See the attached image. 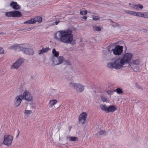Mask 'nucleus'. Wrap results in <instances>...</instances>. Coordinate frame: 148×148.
Masks as SVG:
<instances>
[{
    "label": "nucleus",
    "mask_w": 148,
    "mask_h": 148,
    "mask_svg": "<svg viewBox=\"0 0 148 148\" xmlns=\"http://www.w3.org/2000/svg\"><path fill=\"white\" fill-rule=\"evenodd\" d=\"M133 57V54L131 52L125 53L121 58H117L114 62L109 63L107 65L108 68L119 69L130 64Z\"/></svg>",
    "instance_id": "obj_1"
},
{
    "label": "nucleus",
    "mask_w": 148,
    "mask_h": 148,
    "mask_svg": "<svg viewBox=\"0 0 148 148\" xmlns=\"http://www.w3.org/2000/svg\"><path fill=\"white\" fill-rule=\"evenodd\" d=\"M73 30L69 28L67 29L57 32L54 35L55 39L58 41L64 43H71L73 39Z\"/></svg>",
    "instance_id": "obj_2"
},
{
    "label": "nucleus",
    "mask_w": 148,
    "mask_h": 148,
    "mask_svg": "<svg viewBox=\"0 0 148 148\" xmlns=\"http://www.w3.org/2000/svg\"><path fill=\"white\" fill-rule=\"evenodd\" d=\"M123 47L119 45H116L114 48L111 47H108V50L109 53L111 54L112 52L115 56L120 55L123 51Z\"/></svg>",
    "instance_id": "obj_3"
},
{
    "label": "nucleus",
    "mask_w": 148,
    "mask_h": 148,
    "mask_svg": "<svg viewBox=\"0 0 148 148\" xmlns=\"http://www.w3.org/2000/svg\"><path fill=\"white\" fill-rule=\"evenodd\" d=\"M125 12L131 16L148 18V12H137L130 10H125Z\"/></svg>",
    "instance_id": "obj_4"
},
{
    "label": "nucleus",
    "mask_w": 148,
    "mask_h": 148,
    "mask_svg": "<svg viewBox=\"0 0 148 148\" xmlns=\"http://www.w3.org/2000/svg\"><path fill=\"white\" fill-rule=\"evenodd\" d=\"M70 86L75 90L78 93H81L84 90L85 86L79 83L71 82L69 83Z\"/></svg>",
    "instance_id": "obj_5"
},
{
    "label": "nucleus",
    "mask_w": 148,
    "mask_h": 148,
    "mask_svg": "<svg viewBox=\"0 0 148 148\" xmlns=\"http://www.w3.org/2000/svg\"><path fill=\"white\" fill-rule=\"evenodd\" d=\"M13 139V137L12 136L10 135L5 136L3 144L9 147L11 144Z\"/></svg>",
    "instance_id": "obj_6"
},
{
    "label": "nucleus",
    "mask_w": 148,
    "mask_h": 148,
    "mask_svg": "<svg viewBox=\"0 0 148 148\" xmlns=\"http://www.w3.org/2000/svg\"><path fill=\"white\" fill-rule=\"evenodd\" d=\"M64 60V58L62 56H60L58 57H53L52 58L53 63L55 65H59L62 64Z\"/></svg>",
    "instance_id": "obj_7"
},
{
    "label": "nucleus",
    "mask_w": 148,
    "mask_h": 148,
    "mask_svg": "<svg viewBox=\"0 0 148 148\" xmlns=\"http://www.w3.org/2000/svg\"><path fill=\"white\" fill-rule=\"evenodd\" d=\"M24 60L23 59L19 58L11 66V68L17 70L24 62Z\"/></svg>",
    "instance_id": "obj_8"
},
{
    "label": "nucleus",
    "mask_w": 148,
    "mask_h": 148,
    "mask_svg": "<svg viewBox=\"0 0 148 148\" xmlns=\"http://www.w3.org/2000/svg\"><path fill=\"white\" fill-rule=\"evenodd\" d=\"M22 95L23 96V99L27 101H32L33 100L31 94L28 90H25Z\"/></svg>",
    "instance_id": "obj_9"
},
{
    "label": "nucleus",
    "mask_w": 148,
    "mask_h": 148,
    "mask_svg": "<svg viewBox=\"0 0 148 148\" xmlns=\"http://www.w3.org/2000/svg\"><path fill=\"white\" fill-rule=\"evenodd\" d=\"M87 113L86 112H83L79 115L78 121L80 123L83 124L86 121L87 117Z\"/></svg>",
    "instance_id": "obj_10"
},
{
    "label": "nucleus",
    "mask_w": 148,
    "mask_h": 148,
    "mask_svg": "<svg viewBox=\"0 0 148 148\" xmlns=\"http://www.w3.org/2000/svg\"><path fill=\"white\" fill-rule=\"evenodd\" d=\"M23 99L22 95L20 94L17 96L15 98L14 101V105L16 107L18 106L21 104L22 100Z\"/></svg>",
    "instance_id": "obj_11"
},
{
    "label": "nucleus",
    "mask_w": 148,
    "mask_h": 148,
    "mask_svg": "<svg viewBox=\"0 0 148 148\" xmlns=\"http://www.w3.org/2000/svg\"><path fill=\"white\" fill-rule=\"evenodd\" d=\"M24 45H23L22 47H21V51H23L25 53L29 55H33L34 53V51L32 49L25 48Z\"/></svg>",
    "instance_id": "obj_12"
},
{
    "label": "nucleus",
    "mask_w": 148,
    "mask_h": 148,
    "mask_svg": "<svg viewBox=\"0 0 148 148\" xmlns=\"http://www.w3.org/2000/svg\"><path fill=\"white\" fill-rule=\"evenodd\" d=\"M10 6L15 10H19L21 8V6L16 2L12 1L10 4Z\"/></svg>",
    "instance_id": "obj_13"
},
{
    "label": "nucleus",
    "mask_w": 148,
    "mask_h": 148,
    "mask_svg": "<svg viewBox=\"0 0 148 148\" xmlns=\"http://www.w3.org/2000/svg\"><path fill=\"white\" fill-rule=\"evenodd\" d=\"M117 110V107L113 105H111L108 106L107 113H113Z\"/></svg>",
    "instance_id": "obj_14"
},
{
    "label": "nucleus",
    "mask_w": 148,
    "mask_h": 148,
    "mask_svg": "<svg viewBox=\"0 0 148 148\" xmlns=\"http://www.w3.org/2000/svg\"><path fill=\"white\" fill-rule=\"evenodd\" d=\"M22 47V45L16 44L10 46L9 47V48L10 49L14 50H16L17 49H18L20 51H21V47Z\"/></svg>",
    "instance_id": "obj_15"
},
{
    "label": "nucleus",
    "mask_w": 148,
    "mask_h": 148,
    "mask_svg": "<svg viewBox=\"0 0 148 148\" xmlns=\"http://www.w3.org/2000/svg\"><path fill=\"white\" fill-rule=\"evenodd\" d=\"M58 102V101L56 99H52L51 100L49 101L48 104L49 106V108H52L53 109L55 107L54 106Z\"/></svg>",
    "instance_id": "obj_16"
},
{
    "label": "nucleus",
    "mask_w": 148,
    "mask_h": 148,
    "mask_svg": "<svg viewBox=\"0 0 148 148\" xmlns=\"http://www.w3.org/2000/svg\"><path fill=\"white\" fill-rule=\"evenodd\" d=\"M66 140L69 141H77L78 138L76 137L68 136L66 138Z\"/></svg>",
    "instance_id": "obj_17"
},
{
    "label": "nucleus",
    "mask_w": 148,
    "mask_h": 148,
    "mask_svg": "<svg viewBox=\"0 0 148 148\" xmlns=\"http://www.w3.org/2000/svg\"><path fill=\"white\" fill-rule=\"evenodd\" d=\"M13 17H21L22 15L21 12L17 10L13 11Z\"/></svg>",
    "instance_id": "obj_18"
},
{
    "label": "nucleus",
    "mask_w": 148,
    "mask_h": 148,
    "mask_svg": "<svg viewBox=\"0 0 148 148\" xmlns=\"http://www.w3.org/2000/svg\"><path fill=\"white\" fill-rule=\"evenodd\" d=\"M111 25L113 27H118L120 28H121V26L120 24L114 21H111L110 23Z\"/></svg>",
    "instance_id": "obj_19"
},
{
    "label": "nucleus",
    "mask_w": 148,
    "mask_h": 148,
    "mask_svg": "<svg viewBox=\"0 0 148 148\" xmlns=\"http://www.w3.org/2000/svg\"><path fill=\"white\" fill-rule=\"evenodd\" d=\"M106 132L104 130H98L96 134V135L97 137H99L101 136H102L106 134Z\"/></svg>",
    "instance_id": "obj_20"
},
{
    "label": "nucleus",
    "mask_w": 148,
    "mask_h": 148,
    "mask_svg": "<svg viewBox=\"0 0 148 148\" xmlns=\"http://www.w3.org/2000/svg\"><path fill=\"white\" fill-rule=\"evenodd\" d=\"M99 107L102 110L107 112L108 106H107L105 104H102L100 105Z\"/></svg>",
    "instance_id": "obj_21"
},
{
    "label": "nucleus",
    "mask_w": 148,
    "mask_h": 148,
    "mask_svg": "<svg viewBox=\"0 0 148 148\" xmlns=\"http://www.w3.org/2000/svg\"><path fill=\"white\" fill-rule=\"evenodd\" d=\"M143 8V6L140 4H136L134 9L136 10H141Z\"/></svg>",
    "instance_id": "obj_22"
},
{
    "label": "nucleus",
    "mask_w": 148,
    "mask_h": 148,
    "mask_svg": "<svg viewBox=\"0 0 148 148\" xmlns=\"http://www.w3.org/2000/svg\"><path fill=\"white\" fill-rule=\"evenodd\" d=\"M34 20L35 23L37 22L39 23H40L42 21V18L40 16H36L34 18Z\"/></svg>",
    "instance_id": "obj_23"
},
{
    "label": "nucleus",
    "mask_w": 148,
    "mask_h": 148,
    "mask_svg": "<svg viewBox=\"0 0 148 148\" xmlns=\"http://www.w3.org/2000/svg\"><path fill=\"white\" fill-rule=\"evenodd\" d=\"M52 53L53 55V57H58L59 55V52L56 51L55 49H53L52 50Z\"/></svg>",
    "instance_id": "obj_24"
},
{
    "label": "nucleus",
    "mask_w": 148,
    "mask_h": 148,
    "mask_svg": "<svg viewBox=\"0 0 148 148\" xmlns=\"http://www.w3.org/2000/svg\"><path fill=\"white\" fill-rule=\"evenodd\" d=\"M140 62V60L139 59H136L132 61V64L135 65H138Z\"/></svg>",
    "instance_id": "obj_25"
},
{
    "label": "nucleus",
    "mask_w": 148,
    "mask_h": 148,
    "mask_svg": "<svg viewBox=\"0 0 148 148\" xmlns=\"http://www.w3.org/2000/svg\"><path fill=\"white\" fill-rule=\"evenodd\" d=\"M32 113V111L31 110H25L24 112L25 116H28L29 115Z\"/></svg>",
    "instance_id": "obj_26"
},
{
    "label": "nucleus",
    "mask_w": 148,
    "mask_h": 148,
    "mask_svg": "<svg viewBox=\"0 0 148 148\" xmlns=\"http://www.w3.org/2000/svg\"><path fill=\"white\" fill-rule=\"evenodd\" d=\"M5 16L8 17H13V11L6 12L5 13Z\"/></svg>",
    "instance_id": "obj_27"
},
{
    "label": "nucleus",
    "mask_w": 148,
    "mask_h": 148,
    "mask_svg": "<svg viewBox=\"0 0 148 148\" xmlns=\"http://www.w3.org/2000/svg\"><path fill=\"white\" fill-rule=\"evenodd\" d=\"M35 22L34 19H31L28 20L24 22V24H32L35 23Z\"/></svg>",
    "instance_id": "obj_28"
},
{
    "label": "nucleus",
    "mask_w": 148,
    "mask_h": 148,
    "mask_svg": "<svg viewBox=\"0 0 148 148\" xmlns=\"http://www.w3.org/2000/svg\"><path fill=\"white\" fill-rule=\"evenodd\" d=\"M93 30L95 31L100 32L101 31V28L98 26H94L93 27Z\"/></svg>",
    "instance_id": "obj_29"
},
{
    "label": "nucleus",
    "mask_w": 148,
    "mask_h": 148,
    "mask_svg": "<svg viewBox=\"0 0 148 148\" xmlns=\"http://www.w3.org/2000/svg\"><path fill=\"white\" fill-rule=\"evenodd\" d=\"M114 91L116 92L118 94H120L123 93V91L122 89L120 88H117L114 90Z\"/></svg>",
    "instance_id": "obj_30"
},
{
    "label": "nucleus",
    "mask_w": 148,
    "mask_h": 148,
    "mask_svg": "<svg viewBox=\"0 0 148 148\" xmlns=\"http://www.w3.org/2000/svg\"><path fill=\"white\" fill-rule=\"evenodd\" d=\"M136 4L135 3L133 2H131L128 3V5L129 6L130 8L134 9L135 6H136Z\"/></svg>",
    "instance_id": "obj_31"
},
{
    "label": "nucleus",
    "mask_w": 148,
    "mask_h": 148,
    "mask_svg": "<svg viewBox=\"0 0 148 148\" xmlns=\"http://www.w3.org/2000/svg\"><path fill=\"white\" fill-rule=\"evenodd\" d=\"M91 17L92 20L95 21L99 20L100 18L99 16H98L92 15Z\"/></svg>",
    "instance_id": "obj_32"
},
{
    "label": "nucleus",
    "mask_w": 148,
    "mask_h": 148,
    "mask_svg": "<svg viewBox=\"0 0 148 148\" xmlns=\"http://www.w3.org/2000/svg\"><path fill=\"white\" fill-rule=\"evenodd\" d=\"M46 52V48L44 49L43 48H42V49L38 51V54L39 55H40L42 54H43Z\"/></svg>",
    "instance_id": "obj_33"
},
{
    "label": "nucleus",
    "mask_w": 148,
    "mask_h": 148,
    "mask_svg": "<svg viewBox=\"0 0 148 148\" xmlns=\"http://www.w3.org/2000/svg\"><path fill=\"white\" fill-rule=\"evenodd\" d=\"M101 101L103 102L106 101H108V98L104 96H102L101 97Z\"/></svg>",
    "instance_id": "obj_34"
},
{
    "label": "nucleus",
    "mask_w": 148,
    "mask_h": 148,
    "mask_svg": "<svg viewBox=\"0 0 148 148\" xmlns=\"http://www.w3.org/2000/svg\"><path fill=\"white\" fill-rule=\"evenodd\" d=\"M88 12V11L86 10H84L80 11V14L82 15H86Z\"/></svg>",
    "instance_id": "obj_35"
},
{
    "label": "nucleus",
    "mask_w": 148,
    "mask_h": 148,
    "mask_svg": "<svg viewBox=\"0 0 148 148\" xmlns=\"http://www.w3.org/2000/svg\"><path fill=\"white\" fill-rule=\"evenodd\" d=\"M32 29V28L31 27H26L25 28L21 30L24 32L29 31L31 30Z\"/></svg>",
    "instance_id": "obj_36"
},
{
    "label": "nucleus",
    "mask_w": 148,
    "mask_h": 148,
    "mask_svg": "<svg viewBox=\"0 0 148 148\" xmlns=\"http://www.w3.org/2000/svg\"><path fill=\"white\" fill-rule=\"evenodd\" d=\"M106 92L109 95H112L114 93V92L111 90H107Z\"/></svg>",
    "instance_id": "obj_37"
},
{
    "label": "nucleus",
    "mask_w": 148,
    "mask_h": 148,
    "mask_svg": "<svg viewBox=\"0 0 148 148\" xmlns=\"http://www.w3.org/2000/svg\"><path fill=\"white\" fill-rule=\"evenodd\" d=\"M4 53V51L2 47H0V54H2Z\"/></svg>",
    "instance_id": "obj_38"
},
{
    "label": "nucleus",
    "mask_w": 148,
    "mask_h": 148,
    "mask_svg": "<svg viewBox=\"0 0 148 148\" xmlns=\"http://www.w3.org/2000/svg\"><path fill=\"white\" fill-rule=\"evenodd\" d=\"M60 22V21H58V20H57V21H56L55 22V24L56 25H58V23Z\"/></svg>",
    "instance_id": "obj_39"
},
{
    "label": "nucleus",
    "mask_w": 148,
    "mask_h": 148,
    "mask_svg": "<svg viewBox=\"0 0 148 148\" xmlns=\"http://www.w3.org/2000/svg\"><path fill=\"white\" fill-rule=\"evenodd\" d=\"M82 18L84 19V20H86L87 18V17L86 16H84L82 17Z\"/></svg>",
    "instance_id": "obj_40"
},
{
    "label": "nucleus",
    "mask_w": 148,
    "mask_h": 148,
    "mask_svg": "<svg viewBox=\"0 0 148 148\" xmlns=\"http://www.w3.org/2000/svg\"><path fill=\"white\" fill-rule=\"evenodd\" d=\"M72 128V127H69V131H70L71 129Z\"/></svg>",
    "instance_id": "obj_41"
},
{
    "label": "nucleus",
    "mask_w": 148,
    "mask_h": 148,
    "mask_svg": "<svg viewBox=\"0 0 148 148\" xmlns=\"http://www.w3.org/2000/svg\"><path fill=\"white\" fill-rule=\"evenodd\" d=\"M88 12L89 13H90L91 14H94V13H92L91 12H90V11H89Z\"/></svg>",
    "instance_id": "obj_42"
},
{
    "label": "nucleus",
    "mask_w": 148,
    "mask_h": 148,
    "mask_svg": "<svg viewBox=\"0 0 148 148\" xmlns=\"http://www.w3.org/2000/svg\"><path fill=\"white\" fill-rule=\"evenodd\" d=\"M19 132L18 131V134L17 136V137H18L19 135Z\"/></svg>",
    "instance_id": "obj_43"
},
{
    "label": "nucleus",
    "mask_w": 148,
    "mask_h": 148,
    "mask_svg": "<svg viewBox=\"0 0 148 148\" xmlns=\"http://www.w3.org/2000/svg\"><path fill=\"white\" fill-rule=\"evenodd\" d=\"M4 33H2V32H0V34H3Z\"/></svg>",
    "instance_id": "obj_44"
},
{
    "label": "nucleus",
    "mask_w": 148,
    "mask_h": 148,
    "mask_svg": "<svg viewBox=\"0 0 148 148\" xmlns=\"http://www.w3.org/2000/svg\"><path fill=\"white\" fill-rule=\"evenodd\" d=\"M49 50V48H47V51Z\"/></svg>",
    "instance_id": "obj_45"
},
{
    "label": "nucleus",
    "mask_w": 148,
    "mask_h": 148,
    "mask_svg": "<svg viewBox=\"0 0 148 148\" xmlns=\"http://www.w3.org/2000/svg\"><path fill=\"white\" fill-rule=\"evenodd\" d=\"M60 138H59L60 139Z\"/></svg>",
    "instance_id": "obj_46"
}]
</instances>
